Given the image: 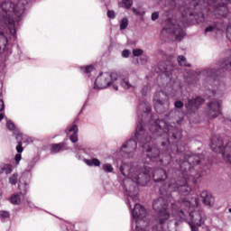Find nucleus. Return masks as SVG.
I'll return each instance as SVG.
<instances>
[{"label":"nucleus","instance_id":"nucleus-18","mask_svg":"<svg viewBox=\"0 0 231 231\" xmlns=\"http://www.w3.org/2000/svg\"><path fill=\"white\" fill-rule=\"evenodd\" d=\"M79 69L82 75H87L88 77H91V73L95 71V65L90 64L86 66H79Z\"/></svg>","mask_w":231,"mask_h":231},{"label":"nucleus","instance_id":"nucleus-20","mask_svg":"<svg viewBox=\"0 0 231 231\" xmlns=\"http://www.w3.org/2000/svg\"><path fill=\"white\" fill-rule=\"evenodd\" d=\"M9 201L12 203V205H21V196L19 193H14L11 195Z\"/></svg>","mask_w":231,"mask_h":231},{"label":"nucleus","instance_id":"nucleus-33","mask_svg":"<svg viewBox=\"0 0 231 231\" xmlns=\"http://www.w3.org/2000/svg\"><path fill=\"white\" fill-rule=\"evenodd\" d=\"M178 216L182 221H187V215H185V212L183 210H179Z\"/></svg>","mask_w":231,"mask_h":231},{"label":"nucleus","instance_id":"nucleus-42","mask_svg":"<svg viewBox=\"0 0 231 231\" xmlns=\"http://www.w3.org/2000/svg\"><path fill=\"white\" fill-rule=\"evenodd\" d=\"M132 12L135 14V15H140V12H138V9H136L135 7L132 8Z\"/></svg>","mask_w":231,"mask_h":231},{"label":"nucleus","instance_id":"nucleus-48","mask_svg":"<svg viewBox=\"0 0 231 231\" xmlns=\"http://www.w3.org/2000/svg\"><path fill=\"white\" fill-rule=\"evenodd\" d=\"M193 84H194V85L198 84V80L194 81Z\"/></svg>","mask_w":231,"mask_h":231},{"label":"nucleus","instance_id":"nucleus-29","mask_svg":"<svg viewBox=\"0 0 231 231\" xmlns=\"http://www.w3.org/2000/svg\"><path fill=\"white\" fill-rule=\"evenodd\" d=\"M17 178H18L17 173H14V174L9 178V183H10L11 185H17Z\"/></svg>","mask_w":231,"mask_h":231},{"label":"nucleus","instance_id":"nucleus-7","mask_svg":"<svg viewBox=\"0 0 231 231\" xmlns=\"http://www.w3.org/2000/svg\"><path fill=\"white\" fill-rule=\"evenodd\" d=\"M118 80V74L115 72H100L97 77L92 88L89 90L88 97H91L93 91H101L106 89L109 86H113Z\"/></svg>","mask_w":231,"mask_h":231},{"label":"nucleus","instance_id":"nucleus-47","mask_svg":"<svg viewBox=\"0 0 231 231\" xmlns=\"http://www.w3.org/2000/svg\"><path fill=\"white\" fill-rule=\"evenodd\" d=\"M76 158H77L78 160H82V157H81L80 155H79V154L76 155Z\"/></svg>","mask_w":231,"mask_h":231},{"label":"nucleus","instance_id":"nucleus-6","mask_svg":"<svg viewBox=\"0 0 231 231\" xmlns=\"http://www.w3.org/2000/svg\"><path fill=\"white\" fill-rule=\"evenodd\" d=\"M39 162L38 157L32 158L31 161L28 162L27 167L22 173V176L20 177L19 183H18V190L23 198V201L27 203V205L30 207V208H33V204H32V201H30V198L26 197V194L28 192L30 182L32 181V171L35 169V166L37 165V162Z\"/></svg>","mask_w":231,"mask_h":231},{"label":"nucleus","instance_id":"nucleus-19","mask_svg":"<svg viewBox=\"0 0 231 231\" xmlns=\"http://www.w3.org/2000/svg\"><path fill=\"white\" fill-rule=\"evenodd\" d=\"M12 171V164L0 165V174H11Z\"/></svg>","mask_w":231,"mask_h":231},{"label":"nucleus","instance_id":"nucleus-34","mask_svg":"<svg viewBox=\"0 0 231 231\" xmlns=\"http://www.w3.org/2000/svg\"><path fill=\"white\" fill-rule=\"evenodd\" d=\"M188 224L189 225L191 231H199V226H198L192 222H188Z\"/></svg>","mask_w":231,"mask_h":231},{"label":"nucleus","instance_id":"nucleus-23","mask_svg":"<svg viewBox=\"0 0 231 231\" xmlns=\"http://www.w3.org/2000/svg\"><path fill=\"white\" fill-rule=\"evenodd\" d=\"M6 127L7 129H9V131H12L14 134H15V131H19L17 126H15V124H14L12 120H6Z\"/></svg>","mask_w":231,"mask_h":231},{"label":"nucleus","instance_id":"nucleus-41","mask_svg":"<svg viewBox=\"0 0 231 231\" xmlns=\"http://www.w3.org/2000/svg\"><path fill=\"white\" fill-rule=\"evenodd\" d=\"M16 49H17V51H18V59L21 60V48L19 47V45H16Z\"/></svg>","mask_w":231,"mask_h":231},{"label":"nucleus","instance_id":"nucleus-31","mask_svg":"<svg viewBox=\"0 0 231 231\" xmlns=\"http://www.w3.org/2000/svg\"><path fill=\"white\" fill-rule=\"evenodd\" d=\"M134 57H142L143 55V50L142 49H134L133 51Z\"/></svg>","mask_w":231,"mask_h":231},{"label":"nucleus","instance_id":"nucleus-28","mask_svg":"<svg viewBox=\"0 0 231 231\" xmlns=\"http://www.w3.org/2000/svg\"><path fill=\"white\" fill-rule=\"evenodd\" d=\"M121 86L124 88V89H131V88H133V85H131L129 79L121 80Z\"/></svg>","mask_w":231,"mask_h":231},{"label":"nucleus","instance_id":"nucleus-38","mask_svg":"<svg viewBox=\"0 0 231 231\" xmlns=\"http://www.w3.org/2000/svg\"><path fill=\"white\" fill-rule=\"evenodd\" d=\"M5 111V101L3 100V96H0V113Z\"/></svg>","mask_w":231,"mask_h":231},{"label":"nucleus","instance_id":"nucleus-49","mask_svg":"<svg viewBox=\"0 0 231 231\" xmlns=\"http://www.w3.org/2000/svg\"><path fill=\"white\" fill-rule=\"evenodd\" d=\"M228 212L231 214V208L228 209Z\"/></svg>","mask_w":231,"mask_h":231},{"label":"nucleus","instance_id":"nucleus-36","mask_svg":"<svg viewBox=\"0 0 231 231\" xmlns=\"http://www.w3.org/2000/svg\"><path fill=\"white\" fill-rule=\"evenodd\" d=\"M131 51L129 50H124L122 52V57H124V59H129Z\"/></svg>","mask_w":231,"mask_h":231},{"label":"nucleus","instance_id":"nucleus-43","mask_svg":"<svg viewBox=\"0 0 231 231\" xmlns=\"http://www.w3.org/2000/svg\"><path fill=\"white\" fill-rule=\"evenodd\" d=\"M0 97H3V81H0Z\"/></svg>","mask_w":231,"mask_h":231},{"label":"nucleus","instance_id":"nucleus-16","mask_svg":"<svg viewBox=\"0 0 231 231\" xmlns=\"http://www.w3.org/2000/svg\"><path fill=\"white\" fill-rule=\"evenodd\" d=\"M60 151H68V147L66 146V143L61 142L59 143L51 144V152L52 154H58Z\"/></svg>","mask_w":231,"mask_h":231},{"label":"nucleus","instance_id":"nucleus-1","mask_svg":"<svg viewBox=\"0 0 231 231\" xmlns=\"http://www.w3.org/2000/svg\"><path fill=\"white\" fill-rule=\"evenodd\" d=\"M152 108L145 100H140L137 106V125L134 138L123 143L120 154L123 158L131 159L134 156L139 145L143 149L144 160L143 165L130 167L120 166V172L125 178L124 190L132 199L138 200L140 187H145L153 179L155 183H162L167 178L172 180L169 171H179L176 163L183 162L187 143L183 141L181 124L183 117H177L176 111L165 114L164 119L151 120Z\"/></svg>","mask_w":231,"mask_h":231},{"label":"nucleus","instance_id":"nucleus-40","mask_svg":"<svg viewBox=\"0 0 231 231\" xmlns=\"http://www.w3.org/2000/svg\"><path fill=\"white\" fill-rule=\"evenodd\" d=\"M83 162L86 163V165H88V167H93V159H84Z\"/></svg>","mask_w":231,"mask_h":231},{"label":"nucleus","instance_id":"nucleus-32","mask_svg":"<svg viewBox=\"0 0 231 231\" xmlns=\"http://www.w3.org/2000/svg\"><path fill=\"white\" fill-rule=\"evenodd\" d=\"M23 152H18L15 154L14 156V162H15V165H19V163H21V160H23Z\"/></svg>","mask_w":231,"mask_h":231},{"label":"nucleus","instance_id":"nucleus-24","mask_svg":"<svg viewBox=\"0 0 231 231\" xmlns=\"http://www.w3.org/2000/svg\"><path fill=\"white\" fill-rule=\"evenodd\" d=\"M102 169L104 172L106 174H111V172H114L115 169L113 168V165L111 163H105L102 165Z\"/></svg>","mask_w":231,"mask_h":231},{"label":"nucleus","instance_id":"nucleus-35","mask_svg":"<svg viewBox=\"0 0 231 231\" xmlns=\"http://www.w3.org/2000/svg\"><path fill=\"white\" fill-rule=\"evenodd\" d=\"M158 19H160V12H153L152 14V21H158Z\"/></svg>","mask_w":231,"mask_h":231},{"label":"nucleus","instance_id":"nucleus-9","mask_svg":"<svg viewBox=\"0 0 231 231\" xmlns=\"http://www.w3.org/2000/svg\"><path fill=\"white\" fill-rule=\"evenodd\" d=\"M169 97L165 92H155L153 95V107L158 115H163L169 109Z\"/></svg>","mask_w":231,"mask_h":231},{"label":"nucleus","instance_id":"nucleus-21","mask_svg":"<svg viewBox=\"0 0 231 231\" xmlns=\"http://www.w3.org/2000/svg\"><path fill=\"white\" fill-rule=\"evenodd\" d=\"M177 61L180 66H184V68H190V63H187V58L183 55H180L177 58Z\"/></svg>","mask_w":231,"mask_h":231},{"label":"nucleus","instance_id":"nucleus-30","mask_svg":"<svg viewBox=\"0 0 231 231\" xmlns=\"http://www.w3.org/2000/svg\"><path fill=\"white\" fill-rule=\"evenodd\" d=\"M149 91H151V86L145 85L142 88L141 93H142L143 97H147V94L149 93Z\"/></svg>","mask_w":231,"mask_h":231},{"label":"nucleus","instance_id":"nucleus-44","mask_svg":"<svg viewBox=\"0 0 231 231\" xmlns=\"http://www.w3.org/2000/svg\"><path fill=\"white\" fill-rule=\"evenodd\" d=\"M86 104H88V99L86 100V102L84 103L80 112L79 113V115H82V112L84 111V107H86Z\"/></svg>","mask_w":231,"mask_h":231},{"label":"nucleus","instance_id":"nucleus-10","mask_svg":"<svg viewBox=\"0 0 231 231\" xmlns=\"http://www.w3.org/2000/svg\"><path fill=\"white\" fill-rule=\"evenodd\" d=\"M221 115V102L217 99L208 103V118L212 120Z\"/></svg>","mask_w":231,"mask_h":231},{"label":"nucleus","instance_id":"nucleus-26","mask_svg":"<svg viewBox=\"0 0 231 231\" xmlns=\"http://www.w3.org/2000/svg\"><path fill=\"white\" fill-rule=\"evenodd\" d=\"M129 26V20L127 18H123L120 22V30H126Z\"/></svg>","mask_w":231,"mask_h":231},{"label":"nucleus","instance_id":"nucleus-14","mask_svg":"<svg viewBox=\"0 0 231 231\" xmlns=\"http://www.w3.org/2000/svg\"><path fill=\"white\" fill-rule=\"evenodd\" d=\"M200 198L202 199V203L206 205V207H212V205H214L216 201V199L214 198V196H212V193L207 190H203L200 193Z\"/></svg>","mask_w":231,"mask_h":231},{"label":"nucleus","instance_id":"nucleus-12","mask_svg":"<svg viewBox=\"0 0 231 231\" xmlns=\"http://www.w3.org/2000/svg\"><path fill=\"white\" fill-rule=\"evenodd\" d=\"M158 68L161 73H163V75H165V77H167L168 79H171V77H172V71H174V69H176V67H174V65L169 60L161 61L158 64Z\"/></svg>","mask_w":231,"mask_h":231},{"label":"nucleus","instance_id":"nucleus-27","mask_svg":"<svg viewBox=\"0 0 231 231\" xmlns=\"http://www.w3.org/2000/svg\"><path fill=\"white\" fill-rule=\"evenodd\" d=\"M123 8H126V10H131V6H133V0H122Z\"/></svg>","mask_w":231,"mask_h":231},{"label":"nucleus","instance_id":"nucleus-5","mask_svg":"<svg viewBox=\"0 0 231 231\" xmlns=\"http://www.w3.org/2000/svg\"><path fill=\"white\" fill-rule=\"evenodd\" d=\"M225 55L224 58L217 61L216 68L210 67L195 72L198 79L203 80V85L206 88L210 86L206 89V95H209L208 97H216L225 88V83L221 79H223L225 71H231V50H227Z\"/></svg>","mask_w":231,"mask_h":231},{"label":"nucleus","instance_id":"nucleus-3","mask_svg":"<svg viewBox=\"0 0 231 231\" xmlns=\"http://www.w3.org/2000/svg\"><path fill=\"white\" fill-rule=\"evenodd\" d=\"M201 162H203L202 154H193L190 152L184 153L182 155V162H176L179 170H169L172 180L168 184L166 196H169V192L171 193L172 190H177L182 196H189L192 190L189 184L193 183V185H196L198 181H201V178L204 176L203 172H194V167L199 165Z\"/></svg>","mask_w":231,"mask_h":231},{"label":"nucleus","instance_id":"nucleus-37","mask_svg":"<svg viewBox=\"0 0 231 231\" xmlns=\"http://www.w3.org/2000/svg\"><path fill=\"white\" fill-rule=\"evenodd\" d=\"M92 166L100 167V160H98L97 158H93L92 159Z\"/></svg>","mask_w":231,"mask_h":231},{"label":"nucleus","instance_id":"nucleus-8","mask_svg":"<svg viewBox=\"0 0 231 231\" xmlns=\"http://www.w3.org/2000/svg\"><path fill=\"white\" fill-rule=\"evenodd\" d=\"M203 104H205V98L201 96H197L188 98L185 104L182 101L177 100L174 102V106L175 109H183L184 106L188 115H194Z\"/></svg>","mask_w":231,"mask_h":231},{"label":"nucleus","instance_id":"nucleus-13","mask_svg":"<svg viewBox=\"0 0 231 231\" xmlns=\"http://www.w3.org/2000/svg\"><path fill=\"white\" fill-rule=\"evenodd\" d=\"M189 216L190 218L189 223H193V225H197V226H202V225L205 224V220H203V217H201V211H189Z\"/></svg>","mask_w":231,"mask_h":231},{"label":"nucleus","instance_id":"nucleus-39","mask_svg":"<svg viewBox=\"0 0 231 231\" xmlns=\"http://www.w3.org/2000/svg\"><path fill=\"white\" fill-rule=\"evenodd\" d=\"M118 82H120V79H118L117 76V80L115 83H112L113 89H115V91H118Z\"/></svg>","mask_w":231,"mask_h":231},{"label":"nucleus","instance_id":"nucleus-46","mask_svg":"<svg viewBox=\"0 0 231 231\" xmlns=\"http://www.w3.org/2000/svg\"><path fill=\"white\" fill-rule=\"evenodd\" d=\"M5 118V114L1 113L0 114V122Z\"/></svg>","mask_w":231,"mask_h":231},{"label":"nucleus","instance_id":"nucleus-25","mask_svg":"<svg viewBox=\"0 0 231 231\" xmlns=\"http://www.w3.org/2000/svg\"><path fill=\"white\" fill-rule=\"evenodd\" d=\"M106 16L108 17V19L114 20L116 19V13L111 9H109V7H107V5H106Z\"/></svg>","mask_w":231,"mask_h":231},{"label":"nucleus","instance_id":"nucleus-2","mask_svg":"<svg viewBox=\"0 0 231 231\" xmlns=\"http://www.w3.org/2000/svg\"><path fill=\"white\" fill-rule=\"evenodd\" d=\"M164 6L171 10L165 11L164 17L166 26L161 33L171 35L178 42H181L187 32L185 28L189 24H202L206 26L204 35L214 32H225V20L231 18V0H162ZM189 3V5H187Z\"/></svg>","mask_w":231,"mask_h":231},{"label":"nucleus","instance_id":"nucleus-15","mask_svg":"<svg viewBox=\"0 0 231 231\" xmlns=\"http://www.w3.org/2000/svg\"><path fill=\"white\" fill-rule=\"evenodd\" d=\"M65 133L66 134L72 133L69 137L72 143H77V142H79V125H77V124H73L71 127L65 131Z\"/></svg>","mask_w":231,"mask_h":231},{"label":"nucleus","instance_id":"nucleus-17","mask_svg":"<svg viewBox=\"0 0 231 231\" xmlns=\"http://www.w3.org/2000/svg\"><path fill=\"white\" fill-rule=\"evenodd\" d=\"M193 201L195 204H192L189 200H187V199H181V207H185V208H188V213L192 212L190 208H193L194 207H199V199L198 198H194Z\"/></svg>","mask_w":231,"mask_h":231},{"label":"nucleus","instance_id":"nucleus-4","mask_svg":"<svg viewBox=\"0 0 231 231\" xmlns=\"http://www.w3.org/2000/svg\"><path fill=\"white\" fill-rule=\"evenodd\" d=\"M28 0H18L16 4L12 1H4L0 7L2 13L0 14V55L3 53L8 54L12 43L17 42V30L15 29V23L17 25L21 24Z\"/></svg>","mask_w":231,"mask_h":231},{"label":"nucleus","instance_id":"nucleus-45","mask_svg":"<svg viewBox=\"0 0 231 231\" xmlns=\"http://www.w3.org/2000/svg\"><path fill=\"white\" fill-rule=\"evenodd\" d=\"M142 64H145L147 62V59L145 57L141 58Z\"/></svg>","mask_w":231,"mask_h":231},{"label":"nucleus","instance_id":"nucleus-11","mask_svg":"<svg viewBox=\"0 0 231 231\" xmlns=\"http://www.w3.org/2000/svg\"><path fill=\"white\" fill-rule=\"evenodd\" d=\"M14 136L18 142V143L16 145L17 152H23L24 151V148L23 147V143H32V142H33V140H32V137L21 133L20 130L14 132Z\"/></svg>","mask_w":231,"mask_h":231},{"label":"nucleus","instance_id":"nucleus-22","mask_svg":"<svg viewBox=\"0 0 231 231\" xmlns=\"http://www.w3.org/2000/svg\"><path fill=\"white\" fill-rule=\"evenodd\" d=\"M10 219V212L7 210H0V221L2 223H6Z\"/></svg>","mask_w":231,"mask_h":231}]
</instances>
